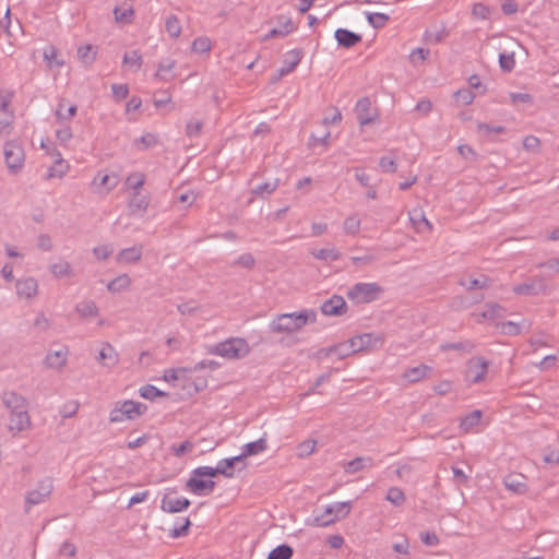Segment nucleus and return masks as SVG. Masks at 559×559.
<instances>
[{
  "mask_svg": "<svg viewBox=\"0 0 559 559\" xmlns=\"http://www.w3.org/2000/svg\"><path fill=\"white\" fill-rule=\"evenodd\" d=\"M317 314L313 310L282 313L276 316L270 323L273 333H294L301 330L307 323L314 322Z\"/></svg>",
  "mask_w": 559,
  "mask_h": 559,
  "instance_id": "obj_1",
  "label": "nucleus"
},
{
  "mask_svg": "<svg viewBox=\"0 0 559 559\" xmlns=\"http://www.w3.org/2000/svg\"><path fill=\"white\" fill-rule=\"evenodd\" d=\"M250 352L249 344L245 338L230 337L224 342L210 346L209 354L218 355L227 359H240Z\"/></svg>",
  "mask_w": 559,
  "mask_h": 559,
  "instance_id": "obj_2",
  "label": "nucleus"
},
{
  "mask_svg": "<svg viewBox=\"0 0 559 559\" xmlns=\"http://www.w3.org/2000/svg\"><path fill=\"white\" fill-rule=\"evenodd\" d=\"M384 289L378 283H356L346 293L355 305L370 304L381 298Z\"/></svg>",
  "mask_w": 559,
  "mask_h": 559,
  "instance_id": "obj_3",
  "label": "nucleus"
},
{
  "mask_svg": "<svg viewBox=\"0 0 559 559\" xmlns=\"http://www.w3.org/2000/svg\"><path fill=\"white\" fill-rule=\"evenodd\" d=\"M147 411V406L141 402H134L132 400H126L123 402L116 403L115 407L109 414V420L111 423H121L123 420H133Z\"/></svg>",
  "mask_w": 559,
  "mask_h": 559,
  "instance_id": "obj_4",
  "label": "nucleus"
},
{
  "mask_svg": "<svg viewBox=\"0 0 559 559\" xmlns=\"http://www.w3.org/2000/svg\"><path fill=\"white\" fill-rule=\"evenodd\" d=\"M350 508L349 501L329 504L323 513L313 516L308 523L317 527L329 526L335 521L346 518L350 512Z\"/></svg>",
  "mask_w": 559,
  "mask_h": 559,
  "instance_id": "obj_5",
  "label": "nucleus"
},
{
  "mask_svg": "<svg viewBox=\"0 0 559 559\" xmlns=\"http://www.w3.org/2000/svg\"><path fill=\"white\" fill-rule=\"evenodd\" d=\"M52 490L53 481L50 477L39 480L36 488L26 493L25 512L28 513L32 507L45 502L50 497Z\"/></svg>",
  "mask_w": 559,
  "mask_h": 559,
  "instance_id": "obj_6",
  "label": "nucleus"
},
{
  "mask_svg": "<svg viewBox=\"0 0 559 559\" xmlns=\"http://www.w3.org/2000/svg\"><path fill=\"white\" fill-rule=\"evenodd\" d=\"M4 160L11 174H17L25 160L23 147L16 142H7L4 145Z\"/></svg>",
  "mask_w": 559,
  "mask_h": 559,
  "instance_id": "obj_7",
  "label": "nucleus"
},
{
  "mask_svg": "<svg viewBox=\"0 0 559 559\" xmlns=\"http://www.w3.org/2000/svg\"><path fill=\"white\" fill-rule=\"evenodd\" d=\"M489 362L484 357H473L466 364L465 378L471 383H480L485 380Z\"/></svg>",
  "mask_w": 559,
  "mask_h": 559,
  "instance_id": "obj_8",
  "label": "nucleus"
},
{
  "mask_svg": "<svg viewBox=\"0 0 559 559\" xmlns=\"http://www.w3.org/2000/svg\"><path fill=\"white\" fill-rule=\"evenodd\" d=\"M548 285L544 277L542 276H533L530 277L525 283L516 285L513 287V292L516 295L521 296H536L539 294H545L547 292Z\"/></svg>",
  "mask_w": 559,
  "mask_h": 559,
  "instance_id": "obj_9",
  "label": "nucleus"
},
{
  "mask_svg": "<svg viewBox=\"0 0 559 559\" xmlns=\"http://www.w3.org/2000/svg\"><path fill=\"white\" fill-rule=\"evenodd\" d=\"M320 310L328 317H341L348 310L345 299L340 295H333L320 306Z\"/></svg>",
  "mask_w": 559,
  "mask_h": 559,
  "instance_id": "obj_10",
  "label": "nucleus"
},
{
  "mask_svg": "<svg viewBox=\"0 0 559 559\" xmlns=\"http://www.w3.org/2000/svg\"><path fill=\"white\" fill-rule=\"evenodd\" d=\"M384 338L381 334L364 333L352 337V345H354L356 352L365 349L378 348L383 345Z\"/></svg>",
  "mask_w": 559,
  "mask_h": 559,
  "instance_id": "obj_11",
  "label": "nucleus"
},
{
  "mask_svg": "<svg viewBox=\"0 0 559 559\" xmlns=\"http://www.w3.org/2000/svg\"><path fill=\"white\" fill-rule=\"evenodd\" d=\"M190 504L191 502L188 498H178L173 492H168L162 499L160 509L167 513H178L188 509Z\"/></svg>",
  "mask_w": 559,
  "mask_h": 559,
  "instance_id": "obj_12",
  "label": "nucleus"
},
{
  "mask_svg": "<svg viewBox=\"0 0 559 559\" xmlns=\"http://www.w3.org/2000/svg\"><path fill=\"white\" fill-rule=\"evenodd\" d=\"M186 488L197 496L211 493L215 488V481L212 479H202L201 476L193 474L186 483Z\"/></svg>",
  "mask_w": 559,
  "mask_h": 559,
  "instance_id": "obj_13",
  "label": "nucleus"
},
{
  "mask_svg": "<svg viewBox=\"0 0 559 559\" xmlns=\"http://www.w3.org/2000/svg\"><path fill=\"white\" fill-rule=\"evenodd\" d=\"M10 411V425L11 431L21 432L31 426V418L27 407L9 409Z\"/></svg>",
  "mask_w": 559,
  "mask_h": 559,
  "instance_id": "obj_14",
  "label": "nucleus"
},
{
  "mask_svg": "<svg viewBox=\"0 0 559 559\" xmlns=\"http://www.w3.org/2000/svg\"><path fill=\"white\" fill-rule=\"evenodd\" d=\"M334 37L340 47L347 48V49L355 47L362 40V37L360 34L352 32L347 28H337L334 33Z\"/></svg>",
  "mask_w": 559,
  "mask_h": 559,
  "instance_id": "obj_15",
  "label": "nucleus"
},
{
  "mask_svg": "<svg viewBox=\"0 0 559 559\" xmlns=\"http://www.w3.org/2000/svg\"><path fill=\"white\" fill-rule=\"evenodd\" d=\"M304 57L302 49L296 48L289 50L285 55V59L283 61V67L280 69V76H285L292 73L296 67L300 63Z\"/></svg>",
  "mask_w": 559,
  "mask_h": 559,
  "instance_id": "obj_16",
  "label": "nucleus"
},
{
  "mask_svg": "<svg viewBox=\"0 0 559 559\" xmlns=\"http://www.w3.org/2000/svg\"><path fill=\"white\" fill-rule=\"evenodd\" d=\"M151 199L148 195L142 194L139 191H135L132 197L129 200L128 206L130 210V213L133 215L140 214L143 215L148 205H150Z\"/></svg>",
  "mask_w": 559,
  "mask_h": 559,
  "instance_id": "obj_17",
  "label": "nucleus"
},
{
  "mask_svg": "<svg viewBox=\"0 0 559 559\" xmlns=\"http://www.w3.org/2000/svg\"><path fill=\"white\" fill-rule=\"evenodd\" d=\"M143 254V246L135 245L130 248L122 249L116 257L118 263H136L141 260Z\"/></svg>",
  "mask_w": 559,
  "mask_h": 559,
  "instance_id": "obj_18",
  "label": "nucleus"
},
{
  "mask_svg": "<svg viewBox=\"0 0 559 559\" xmlns=\"http://www.w3.org/2000/svg\"><path fill=\"white\" fill-rule=\"evenodd\" d=\"M68 348L60 347L57 350H49L45 358V364L49 368L59 369L67 364Z\"/></svg>",
  "mask_w": 559,
  "mask_h": 559,
  "instance_id": "obj_19",
  "label": "nucleus"
},
{
  "mask_svg": "<svg viewBox=\"0 0 559 559\" xmlns=\"http://www.w3.org/2000/svg\"><path fill=\"white\" fill-rule=\"evenodd\" d=\"M38 289L37 281L33 277L19 280L16 282V293L20 297L31 299L36 296Z\"/></svg>",
  "mask_w": 559,
  "mask_h": 559,
  "instance_id": "obj_20",
  "label": "nucleus"
},
{
  "mask_svg": "<svg viewBox=\"0 0 559 559\" xmlns=\"http://www.w3.org/2000/svg\"><path fill=\"white\" fill-rule=\"evenodd\" d=\"M325 356H330L332 354L337 355L338 359H344L355 353L356 349L354 345H352V338H349L347 342L340 343L337 345L324 348L321 350Z\"/></svg>",
  "mask_w": 559,
  "mask_h": 559,
  "instance_id": "obj_21",
  "label": "nucleus"
},
{
  "mask_svg": "<svg viewBox=\"0 0 559 559\" xmlns=\"http://www.w3.org/2000/svg\"><path fill=\"white\" fill-rule=\"evenodd\" d=\"M2 402L8 409L27 407V400L14 391L3 392Z\"/></svg>",
  "mask_w": 559,
  "mask_h": 559,
  "instance_id": "obj_22",
  "label": "nucleus"
},
{
  "mask_svg": "<svg viewBox=\"0 0 559 559\" xmlns=\"http://www.w3.org/2000/svg\"><path fill=\"white\" fill-rule=\"evenodd\" d=\"M432 368L428 365L420 364L416 367L408 368L404 371L403 378L411 383H415L424 379Z\"/></svg>",
  "mask_w": 559,
  "mask_h": 559,
  "instance_id": "obj_23",
  "label": "nucleus"
},
{
  "mask_svg": "<svg viewBox=\"0 0 559 559\" xmlns=\"http://www.w3.org/2000/svg\"><path fill=\"white\" fill-rule=\"evenodd\" d=\"M370 99L368 97L360 98L356 104V112L358 121L361 126L369 124L373 121V117L369 115Z\"/></svg>",
  "mask_w": 559,
  "mask_h": 559,
  "instance_id": "obj_24",
  "label": "nucleus"
},
{
  "mask_svg": "<svg viewBox=\"0 0 559 559\" xmlns=\"http://www.w3.org/2000/svg\"><path fill=\"white\" fill-rule=\"evenodd\" d=\"M98 359L106 367H114L119 361L117 352L109 343L103 345Z\"/></svg>",
  "mask_w": 559,
  "mask_h": 559,
  "instance_id": "obj_25",
  "label": "nucleus"
},
{
  "mask_svg": "<svg viewBox=\"0 0 559 559\" xmlns=\"http://www.w3.org/2000/svg\"><path fill=\"white\" fill-rule=\"evenodd\" d=\"M371 466H373V460L371 457L357 456L344 465V471L347 474H355Z\"/></svg>",
  "mask_w": 559,
  "mask_h": 559,
  "instance_id": "obj_26",
  "label": "nucleus"
},
{
  "mask_svg": "<svg viewBox=\"0 0 559 559\" xmlns=\"http://www.w3.org/2000/svg\"><path fill=\"white\" fill-rule=\"evenodd\" d=\"M483 413L479 409H475L468 413L465 417L462 418L460 423V429L463 432L472 431L476 426L479 425Z\"/></svg>",
  "mask_w": 559,
  "mask_h": 559,
  "instance_id": "obj_27",
  "label": "nucleus"
},
{
  "mask_svg": "<svg viewBox=\"0 0 559 559\" xmlns=\"http://www.w3.org/2000/svg\"><path fill=\"white\" fill-rule=\"evenodd\" d=\"M78 111L76 105H69L66 107V100L61 99L56 110V118L59 123H63L67 120L72 119Z\"/></svg>",
  "mask_w": 559,
  "mask_h": 559,
  "instance_id": "obj_28",
  "label": "nucleus"
},
{
  "mask_svg": "<svg viewBox=\"0 0 559 559\" xmlns=\"http://www.w3.org/2000/svg\"><path fill=\"white\" fill-rule=\"evenodd\" d=\"M523 479V475H507L503 483L509 490H512L516 493H523L527 488Z\"/></svg>",
  "mask_w": 559,
  "mask_h": 559,
  "instance_id": "obj_29",
  "label": "nucleus"
},
{
  "mask_svg": "<svg viewBox=\"0 0 559 559\" xmlns=\"http://www.w3.org/2000/svg\"><path fill=\"white\" fill-rule=\"evenodd\" d=\"M280 186V179H274L273 181H267L261 185H258L251 190V193L258 198L265 199L270 194H272Z\"/></svg>",
  "mask_w": 559,
  "mask_h": 559,
  "instance_id": "obj_30",
  "label": "nucleus"
},
{
  "mask_svg": "<svg viewBox=\"0 0 559 559\" xmlns=\"http://www.w3.org/2000/svg\"><path fill=\"white\" fill-rule=\"evenodd\" d=\"M75 311L82 318H93L98 316V308L93 300H84L75 306Z\"/></svg>",
  "mask_w": 559,
  "mask_h": 559,
  "instance_id": "obj_31",
  "label": "nucleus"
},
{
  "mask_svg": "<svg viewBox=\"0 0 559 559\" xmlns=\"http://www.w3.org/2000/svg\"><path fill=\"white\" fill-rule=\"evenodd\" d=\"M474 348H475V344L469 340H465L462 342H455V343H443L440 345V349L442 352L457 350V352H463V353H472L474 350Z\"/></svg>",
  "mask_w": 559,
  "mask_h": 559,
  "instance_id": "obj_32",
  "label": "nucleus"
},
{
  "mask_svg": "<svg viewBox=\"0 0 559 559\" xmlns=\"http://www.w3.org/2000/svg\"><path fill=\"white\" fill-rule=\"evenodd\" d=\"M267 448L266 439L260 438L259 440L249 442L242 447V456H252L263 452Z\"/></svg>",
  "mask_w": 559,
  "mask_h": 559,
  "instance_id": "obj_33",
  "label": "nucleus"
},
{
  "mask_svg": "<svg viewBox=\"0 0 559 559\" xmlns=\"http://www.w3.org/2000/svg\"><path fill=\"white\" fill-rule=\"evenodd\" d=\"M57 155L58 159H56L53 165L49 168L47 178H62L69 169V165L66 160L61 158V154L57 153Z\"/></svg>",
  "mask_w": 559,
  "mask_h": 559,
  "instance_id": "obj_34",
  "label": "nucleus"
},
{
  "mask_svg": "<svg viewBox=\"0 0 559 559\" xmlns=\"http://www.w3.org/2000/svg\"><path fill=\"white\" fill-rule=\"evenodd\" d=\"M293 555L294 549L287 544H282L269 552L267 559H292Z\"/></svg>",
  "mask_w": 559,
  "mask_h": 559,
  "instance_id": "obj_35",
  "label": "nucleus"
},
{
  "mask_svg": "<svg viewBox=\"0 0 559 559\" xmlns=\"http://www.w3.org/2000/svg\"><path fill=\"white\" fill-rule=\"evenodd\" d=\"M78 57L84 64H92L96 59V48L93 45H84L78 49Z\"/></svg>",
  "mask_w": 559,
  "mask_h": 559,
  "instance_id": "obj_36",
  "label": "nucleus"
},
{
  "mask_svg": "<svg viewBox=\"0 0 559 559\" xmlns=\"http://www.w3.org/2000/svg\"><path fill=\"white\" fill-rule=\"evenodd\" d=\"M139 393H140L141 397H143L145 400H150V401H153L156 397L168 396L167 392L162 391L152 384H146V385L140 388Z\"/></svg>",
  "mask_w": 559,
  "mask_h": 559,
  "instance_id": "obj_37",
  "label": "nucleus"
},
{
  "mask_svg": "<svg viewBox=\"0 0 559 559\" xmlns=\"http://www.w3.org/2000/svg\"><path fill=\"white\" fill-rule=\"evenodd\" d=\"M93 185L104 187L107 191H110L118 185V177L116 175L109 176L98 174L94 178Z\"/></svg>",
  "mask_w": 559,
  "mask_h": 559,
  "instance_id": "obj_38",
  "label": "nucleus"
},
{
  "mask_svg": "<svg viewBox=\"0 0 559 559\" xmlns=\"http://www.w3.org/2000/svg\"><path fill=\"white\" fill-rule=\"evenodd\" d=\"M130 284V277L127 274H122L110 281L107 285V289L109 292L117 293L127 289Z\"/></svg>",
  "mask_w": 559,
  "mask_h": 559,
  "instance_id": "obj_39",
  "label": "nucleus"
},
{
  "mask_svg": "<svg viewBox=\"0 0 559 559\" xmlns=\"http://www.w3.org/2000/svg\"><path fill=\"white\" fill-rule=\"evenodd\" d=\"M294 31L293 21L290 19H286L285 22L281 25L280 28H272L265 36L264 40L271 39L276 36H286Z\"/></svg>",
  "mask_w": 559,
  "mask_h": 559,
  "instance_id": "obj_40",
  "label": "nucleus"
},
{
  "mask_svg": "<svg viewBox=\"0 0 559 559\" xmlns=\"http://www.w3.org/2000/svg\"><path fill=\"white\" fill-rule=\"evenodd\" d=\"M366 17L368 23L376 29L384 27L390 20V16L388 14L379 12H366Z\"/></svg>",
  "mask_w": 559,
  "mask_h": 559,
  "instance_id": "obj_41",
  "label": "nucleus"
},
{
  "mask_svg": "<svg viewBox=\"0 0 559 559\" xmlns=\"http://www.w3.org/2000/svg\"><path fill=\"white\" fill-rule=\"evenodd\" d=\"M447 36L448 32L444 26L425 32V40L432 45L441 43Z\"/></svg>",
  "mask_w": 559,
  "mask_h": 559,
  "instance_id": "obj_42",
  "label": "nucleus"
},
{
  "mask_svg": "<svg viewBox=\"0 0 559 559\" xmlns=\"http://www.w3.org/2000/svg\"><path fill=\"white\" fill-rule=\"evenodd\" d=\"M504 308L497 302H488L486 309L480 313L484 319L501 318L503 316Z\"/></svg>",
  "mask_w": 559,
  "mask_h": 559,
  "instance_id": "obj_43",
  "label": "nucleus"
},
{
  "mask_svg": "<svg viewBox=\"0 0 559 559\" xmlns=\"http://www.w3.org/2000/svg\"><path fill=\"white\" fill-rule=\"evenodd\" d=\"M123 64H129L131 67H134L135 70H140L143 64V58L142 55L139 52V50H132L130 52H126L122 59Z\"/></svg>",
  "mask_w": 559,
  "mask_h": 559,
  "instance_id": "obj_44",
  "label": "nucleus"
},
{
  "mask_svg": "<svg viewBox=\"0 0 559 559\" xmlns=\"http://www.w3.org/2000/svg\"><path fill=\"white\" fill-rule=\"evenodd\" d=\"M49 269L56 277L69 276L72 271L70 263L67 261H59L57 263H53L49 266Z\"/></svg>",
  "mask_w": 559,
  "mask_h": 559,
  "instance_id": "obj_45",
  "label": "nucleus"
},
{
  "mask_svg": "<svg viewBox=\"0 0 559 559\" xmlns=\"http://www.w3.org/2000/svg\"><path fill=\"white\" fill-rule=\"evenodd\" d=\"M165 27L167 33L174 37L177 38L181 34V24L177 16L170 15L165 23Z\"/></svg>",
  "mask_w": 559,
  "mask_h": 559,
  "instance_id": "obj_46",
  "label": "nucleus"
},
{
  "mask_svg": "<svg viewBox=\"0 0 559 559\" xmlns=\"http://www.w3.org/2000/svg\"><path fill=\"white\" fill-rule=\"evenodd\" d=\"M193 448V442L190 440H185L180 444H171L169 450L176 457H182L185 454L191 452Z\"/></svg>",
  "mask_w": 559,
  "mask_h": 559,
  "instance_id": "obj_47",
  "label": "nucleus"
},
{
  "mask_svg": "<svg viewBox=\"0 0 559 559\" xmlns=\"http://www.w3.org/2000/svg\"><path fill=\"white\" fill-rule=\"evenodd\" d=\"M331 133L329 130H325L323 131L322 133L320 134H314L312 133L309 138V141H308V146L310 148H314L317 147L318 145H322V146H326L328 145V142H329V138H330Z\"/></svg>",
  "mask_w": 559,
  "mask_h": 559,
  "instance_id": "obj_48",
  "label": "nucleus"
},
{
  "mask_svg": "<svg viewBox=\"0 0 559 559\" xmlns=\"http://www.w3.org/2000/svg\"><path fill=\"white\" fill-rule=\"evenodd\" d=\"M405 495L402 489L397 487H391L386 493V500L392 504L399 507L405 502Z\"/></svg>",
  "mask_w": 559,
  "mask_h": 559,
  "instance_id": "obj_49",
  "label": "nucleus"
},
{
  "mask_svg": "<svg viewBox=\"0 0 559 559\" xmlns=\"http://www.w3.org/2000/svg\"><path fill=\"white\" fill-rule=\"evenodd\" d=\"M211 40L210 38L202 36L198 37L193 40L191 49L193 52H209L211 50Z\"/></svg>",
  "mask_w": 559,
  "mask_h": 559,
  "instance_id": "obj_50",
  "label": "nucleus"
},
{
  "mask_svg": "<svg viewBox=\"0 0 559 559\" xmlns=\"http://www.w3.org/2000/svg\"><path fill=\"white\" fill-rule=\"evenodd\" d=\"M176 66V61L170 58L163 59L158 63L157 71L155 73V76L159 80H166L164 73L170 72Z\"/></svg>",
  "mask_w": 559,
  "mask_h": 559,
  "instance_id": "obj_51",
  "label": "nucleus"
},
{
  "mask_svg": "<svg viewBox=\"0 0 559 559\" xmlns=\"http://www.w3.org/2000/svg\"><path fill=\"white\" fill-rule=\"evenodd\" d=\"M475 94L469 88H462L454 93V98L462 105H469L475 98Z\"/></svg>",
  "mask_w": 559,
  "mask_h": 559,
  "instance_id": "obj_52",
  "label": "nucleus"
},
{
  "mask_svg": "<svg viewBox=\"0 0 559 559\" xmlns=\"http://www.w3.org/2000/svg\"><path fill=\"white\" fill-rule=\"evenodd\" d=\"M313 255L317 259L324 260V261H328V260L336 261L341 257L340 252L336 249H334V248H332V249H326V248L320 249L317 252H314Z\"/></svg>",
  "mask_w": 559,
  "mask_h": 559,
  "instance_id": "obj_53",
  "label": "nucleus"
},
{
  "mask_svg": "<svg viewBox=\"0 0 559 559\" xmlns=\"http://www.w3.org/2000/svg\"><path fill=\"white\" fill-rule=\"evenodd\" d=\"M219 362H217L216 360H212V359H203L199 362H197L192 368H185L183 370H187V371H190V372H195V371H199V370H203V369H211V370H216L219 368Z\"/></svg>",
  "mask_w": 559,
  "mask_h": 559,
  "instance_id": "obj_54",
  "label": "nucleus"
},
{
  "mask_svg": "<svg viewBox=\"0 0 559 559\" xmlns=\"http://www.w3.org/2000/svg\"><path fill=\"white\" fill-rule=\"evenodd\" d=\"M145 182V176L142 173H134L128 176L126 185L135 191L141 188Z\"/></svg>",
  "mask_w": 559,
  "mask_h": 559,
  "instance_id": "obj_55",
  "label": "nucleus"
},
{
  "mask_svg": "<svg viewBox=\"0 0 559 559\" xmlns=\"http://www.w3.org/2000/svg\"><path fill=\"white\" fill-rule=\"evenodd\" d=\"M203 128V122L199 119H191L187 122L186 134L189 138L198 136Z\"/></svg>",
  "mask_w": 559,
  "mask_h": 559,
  "instance_id": "obj_56",
  "label": "nucleus"
},
{
  "mask_svg": "<svg viewBox=\"0 0 559 559\" xmlns=\"http://www.w3.org/2000/svg\"><path fill=\"white\" fill-rule=\"evenodd\" d=\"M134 14V11L131 7L121 9V8H115L114 9V15L117 22H131V19Z\"/></svg>",
  "mask_w": 559,
  "mask_h": 559,
  "instance_id": "obj_57",
  "label": "nucleus"
},
{
  "mask_svg": "<svg viewBox=\"0 0 559 559\" xmlns=\"http://www.w3.org/2000/svg\"><path fill=\"white\" fill-rule=\"evenodd\" d=\"M500 68L506 72H511L515 66V59L513 53H500L499 55Z\"/></svg>",
  "mask_w": 559,
  "mask_h": 559,
  "instance_id": "obj_58",
  "label": "nucleus"
},
{
  "mask_svg": "<svg viewBox=\"0 0 559 559\" xmlns=\"http://www.w3.org/2000/svg\"><path fill=\"white\" fill-rule=\"evenodd\" d=\"M217 467L219 471V475H223L227 478H231L234 476L235 466L233 465V461L228 459L221 460L217 463Z\"/></svg>",
  "mask_w": 559,
  "mask_h": 559,
  "instance_id": "obj_59",
  "label": "nucleus"
},
{
  "mask_svg": "<svg viewBox=\"0 0 559 559\" xmlns=\"http://www.w3.org/2000/svg\"><path fill=\"white\" fill-rule=\"evenodd\" d=\"M112 97L116 102L126 99L129 95V87L127 84H112L111 85Z\"/></svg>",
  "mask_w": 559,
  "mask_h": 559,
  "instance_id": "obj_60",
  "label": "nucleus"
},
{
  "mask_svg": "<svg viewBox=\"0 0 559 559\" xmlns=\"http://www.w3.org/2000/svg\"><path fill=\"white\" fill-rule=\"evenodd\" d=\"M343 227L346 234L355 235L359 231L360 219L355 216L347 217L344 221Z\"/></svg>",
  "mask_w": 559,
  "mask_h": 559,
  "instance_id": "obj_61",
  "label": "nucleus"
},
{
  "mask_svg": "<svg viewBox=\"0 0 559 559\" xmlns=\"http://www.w3.org/2000/svg\"><path fill=\"white\" fill-rule=\"evenodd\" d=\"M490 8L486 4L478 2L475 3L472 10V14L476 19L486 20L489 19L490 15Z\"/></svg>",
  "mask_w": 559,
  "mask_h": 559,
  "instance_id": "obj_62",
  "label": "nucleus"
},
{
  "mask_svg": "<svg viewBox=\"0 0 559 559\" xmlns=\"http://www.w3.org/2000/svg\"><path fill=\"white\" fill-rule=\"evenodd\" d=\"M135 144L142 145V150L150 148L157 144V136L153 133H145L135 140Z\"/></svg>",
  "mask_w": 559,
  "mask_h": 559,
  "instance_id": "obj_63",
  "label": "nucleus"
},
{
  "mask_svg": "<svg viewBox=\"0 0 559 559\" xmlns=\"http://www.w3.org/2000/svg\"><path fill=\"white\" fill-rule=\"evenodd\" d=\"M112 252L114 248L111 245H102L93 249V253L98 260H106Z\"/></svg>",
  "mask_w": 559,
  "mask_h": 559,
  "instance_id": "obj_64",
  "label": "nucleus"
}]
</instances>
